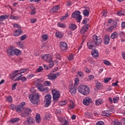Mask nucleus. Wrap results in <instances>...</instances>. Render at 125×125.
Listing matches in <instances>:
<instances>
[{
	"instance_id": "obj_6",
	"label": "nucleus",
	"mask_w": 125,
	"mask_h": 125,
	"mask_svg": "<svg viewBox=\"0 0 125 125\" xmlns=\"http://www.w3.org/2000/svg\"><path fill=\"white\" fill-rule=\"evenodd\" d=\"M93 42L95 45H99L102 42V39L100 36L93 35Z\"/></svg>"
},
{
	"instance_id": "obj_42",
	"label": "nucleus",
	"mask_w": 125,
	"mask_h": 125,
	"mask_svg": "<svg viewBox=\"0 0 125 125\" xmlns=\"http://www.w3.org/2000/svg\"><path fill=\"white\" fill-rule=\"evenodd\" d=\"M10 19H11L12 20H18L19 17H18V16H11Z\"/></svg>"
},
{
	"instance_id": "obj_14",
	"label": "nucleus",
	"mask_w": 125,
	"mask_h": 125,
	"mask_svg": "<svg viewBox=\"0 0 125 125\" xmlns=\"http://www.w3.org/2000/svg\"><path fill=\"white\" fill-rule=\"evenodd\" d=\"M91 54L93 58H98V57L99 56L98 50L95 49L92 50Z\"/></svg>"
},
{
	"instance_id": "obj_40",
	"label": "nucleus",
	"mask_w": 125,
	"mask_h": 125,
	"mask_svg": "<svg viewBox=\"0 0 125 125\" xmlns=\"http://www.w3.org/2000/svg\"><path fill=\"white\" fill-rule=\"evenodd\" d=\"M70 125V123H69V121L68 120L65 119L63 120L62 123L61 125Z\"/></svg>"
},
{
	"instance_id": "obj_10",
	"label": "nucleus",
	"mask_w": 125,
	"mask_h": 125,
	"mask_svg": "<svg viewBox=\"0 0 125 125\" xmlns=\"http://www.w3.org/2000/svg\"><path fill=\"white\" fill-rule=\"evenodd\" d=\"M32 113V109L30 108H23V112L22 113V117H27Z\"/></svg>"
},
{
	"instance_id": "obj_57",
	"label": "nucleus",
	"mask_w": 125,
	"mask_h": 125,
	"mask_svg": "<svg viewBox=\"0 0 125 125\" xmlns=\"http://www.w3.org/2000/svg\"><path fill=\"white\" fill-rule=\"evenodd\" d=\"M13 27L14 28H18V29H21V27L20 26V25H19V24L17 23H15V24H14Z\"/></svg>"
},
{
	"instance_id": "obj_5",
	"label": "nucleus",
	"mask_w": 125,
	"mask_h": 125,
	"mask_svg": "<svg viewBox=\"0 0 125 125\" xmlns=\"http://www.w3.org/2000/svg\"><path fill=\"white\" fill-rule=\"evenodd\" d=\"M71 17L72 18H75L79 23H80L81 20L83 19V17H82V15H81V12H80V11H75L72 13Z\"/></svg>"
},
{
	"instance_id": "obj_31",
	"label": "nucleus",
	"mask_w": 125,
	"mask_h": 125,
	"mask_svg": "<svg viewBox=\"0 0 125 125\" xmlns=\"http://www.w3.org/2000/svg\"><path fill=\"white\" fill-rule=\"evenodd\" d=\"M29 71L28 68L26 69H22L20 70V73L19 74H21V75H23L22 74H24V73H27Z\"/></svg>"
},
{
	"instance_id": "obj_45",
	"label": "nucleus",
	"mask_w": 125,
	"mask_h": 125,
	"mask_svg": "<svg viewBox=\"0 0 125 125\" xmlns=\"http://www.w3.org/2000/svg\"><path fill=\"white\" fill-rule=\"evenodd\" d=\"M20 81H21L22 83H25L27 81V78L25 77H20Z\"/></svg>"
},
{
	"instance_id": "obj_11",
	"label": "nucleus",
	"mask_w": 125,
	"mask_h": 125,
	"mask_svg": "<svg viewBox=\"0 0 125 125\" xmlns=\"http://www.w3.org/2000/svg\"><path fill=\"white\" fill-rule=\"evenodd\" d=\"M83 102L84 105L87 106L88 105H89L90 103H92L93 101L91 98L87 97L83 100Z\"/></svg>"
},
{
	"instance_id": "obj_15",
	"label": "nucleus",
	"mask_w": 125,
	"mask_h": 125,
	"mask_svg": "<svg viewBox=\"0 0 125 125\" xmlns=\"http://www.w3.org/2000/svg\"><path fill=\"white\" fill-rule=\"evenodd\" d=\"M88 27H89L88 24L83 26L81 30L80 33H81V34H84V33H85L87 30H88Z\"/></svg>"
},
{
	"instance_id": "obj_21",
	"label": "nucleus",
	"mask_w": 125,
	"mask_h": 125,
	"mask_svg": "<svg viewBox=\"0 0 125 125\" xmlns=\"http://www.w3.org/2000/svg\"><path fill=\"white\" fill-rule=\"evenodd\" d=\"M8 17H9V16L7 15H2L0 16V22H3V21L6 20V19H7Z\"/></svg>"
},
{
	"instance_id": "obj_49",
	"label": "nucleus",
	"mask_w": 125,
	"mask_h": 125,
	"mask_svg": "<svg viewBox=\"0 0 125 125\" xmlns=\"http://www.w3.org/2000/svg\"><path fill=\"white\" fill-rule=\"evenodd\" d=\"M27 122L28 123V124H32V123H33V118L30 117H27Z\"/></svg>"
},
{
	"instance_id": "obj_54",
	"label": "nucleus",
	"mask_w": 125,
	"mask_h": 125,
	"mask_svg": "<svg viewBox=\"0 0 125 125\" xmlns=\"http://www.w3.org/2000/svg\"><path fill=\"white\" fill-rule=\"evenodd\" d=\"M111 80H112L111 78H105L104 80V83H108L109 81H111Z\"/></svg>"
},
{
	"instance_id": "obj_8",
	"label": "nucleus",
	"mask_w": 125,
	"mask_h": 125,
	"mask_svg": "<svg viewBox=\"0 0 125 125\" xmlns=\"http://www.w3.org/2000/svg\"><path fill=\"white\" fill-rule=\"evenodd\" d=\"M60 76V73L57 72L56 74H50L48 75V79L50 81H55Z\"/></svg>"
},
{
	"instance_id": "obj_62",
	"label": "nucleus",
	"mask_w": 125,
	"mask_h": 125,
	"mask_svg": "<svg viewBox=\"0 0 125 125\" xmlns=\"http://www.w3.org/2000/svg\"><path fill=\"white\" fill-rule=\"evenodd\" d=\"M74 59V56L73 55H70L68 57V60L69 61H71Z\"/></svg>"
},
{
	"instance_id": "obj_18",
	"label": "nucleus",
	"mask_w": 125,
	"mask_h": 125,
	"mask_svg": "<svg viewBox=\"0 0 125 125\" xmlns=\"http://www.w3.org/2000/svg\"><path fill=\"white\" fill-rule=\"evenodd\" d=\"M16 110L18 113H21L24 110V107L22 105H18L16 107Z\"/></svg>"
},
{
	"instance_id": "obj_39",
	"label": "nucleus",
	"mask_w": 125,
	"mask_h": 125,
	"mask_svg": "<svg viewBox=\"0 0 125 125\" xmlns=\"http://www.w3.org/2000/svg\"><path fill=\"white\" fill-rule=\"evenodd\" d=\"M48 62L49 63L50 68H52L54 66V62L52 61V59L50 62Z\"/></svg>"
},
{
	"instance_id": "obj_35",
	"label": "nucleus",
	"mask_w": 125,
	"mask_h": 125,
	"mask_svg": "<svg viewBox=\"0 0 125 125\" xmlns=\"http://www.w3.org/2000/svg\"><path fill=\"white\" fill-rule=\"evenodd\" d=\"M103 62L104 65H106V66H110V65H111V62L106 60H103Z\"/></svg>"
},
{
	"instance_id": "obj_59",
	"label": "nucleus",
	"mask_w": 125,
	"mask_h": 125,
	"mask_svg": "<svg viewBox=\"0 0 125 125\" xmlns=\"http://www.w3.org/2000/svg\"><path fill=\"white\" fill-rule=\"evenodd\" d=\"M65 119H63L62 117H58V121L60 122V123H62L64 121H65Z\"/></svg>"
},
{
	"instance_id": "obj_17",
	"label": "nucleus",
	"mask_w": 125,
	"mask_h": 125,
	"mask_svg": "<svg viewBox=\"0 0 125 125\" xmlns=\"http://www.w3.org/2000/svg\"><path fill=\"white\" fill-rule=\"evenodd\" d=\"M70 103L68 104V109L69 110H72V109H74L75 108V103L74 101L70 100Z\"/></svg>"
},
{
	"instance_id": "obj_33",
	"label": "nucleus",
	"mask_w": 125,
	"mask_h": 125,
	"mask_svg": "<svg viewBox=\"0 0 125 125\" xmlns=\"http://www.w3.org/2000/svg\"><path fill=\"white\" fill-rule=\"evenodd\" d=\"M56 36L57 38H59V39H61L63 37V34L61 33V32H58L56 33Z\"/></svg>"
},
{
	"instance_id": "obj_29",
	"label": "nucleus",
	"mask_w": 125,
	"mask_h": 125,
	"mask_svg": "<svg viewBox=\"0 0 125 125\" xmlns=\"http://www.w3.org/2000/svg\"><path fill=\"white\" fill-rule=\"evenodd\" d=\"M38 89H39V91H43V90H45V88L43 87V86L42 84H39L37 86Z\"/></svg>"
},
{
	"instance_id": "obj_27",
	"label": "nucleus",
	"mask_w": 125,
	"mask_h": 125,
	"mask_svg": "<svg viewBox=\"0 0 125 125\" xmlns=\"http://www.w3.org/2000/svg\"><path fill=\"white\" fill-rule=\"evenodd\" d=\"M35 119L37 124H40L41 123V115L37 113L36 114Z\"/></svg>"
},
{
	"instance_id": "obj_43",
	"label": "nucleus",
	"mask_w": 125,
	"mask_h": 125,
	"mask_svg": "<svg viewBox=\"0 0 125 125\" xmlns=\"http://www.w3.org/2000/svg\"><path fill=\"white\" fill-rule=\"evenodd\" d=\"M120 100V98H119V97H115L114 98H113V103H118V102L119 101V100Z\"/></svg>"
},
{
	"instance_id": "obj_3",
	"label": "nucleus",
	"mask_w": 125,
	"mask_h": 125,
	"mask_svg": "<svg viewBox=\"0 0 125 125\" xmlns=\"http://www.w3.org/2000/svg\"><path fill=\"white\" fill-rule=\"evenodd\" d=\"M19 72V70H16L14 72H13L11 74H10V79L12 81L14 82H19L20 81L21 77H22L23 75L21 74L17 73Z\"/></svg>"
},
{
	"instance_id": "obj_61",
	"label": "nucleus",
	"mask_w": 125,
	"mask_h": 125,
	"mask_svg": "<svg viewBox=\"0 0 125 125\" xmlns=\"http://www.w3.org/2000/svg\"><path fill=\"white\" fill-rule=\"evenodd\" d=\"M11 109L13 111H14L15 110H16V106H15L14 104H11Z\"/></svg>"
},
{
	"instance_id": "obj_9",
	"label": "nucleus",
	"mask_w": 125,
	"mask_h": 125,
	"mask_svg": "<svg viewBox=\"0 0 125 125\" xmlns=\"http://www.w3.org/2000/svg\"><path fill=\"white\" fill-rule=\"evenodd\" d=\"M52 92L53 94V98L54 100H57L60 97V93L57 89H54L52 90Z\"/></svg>"
},
{
	"instance_id": "obj_46",
	"label": "nucleus",
	"mask_w": 125,
	"mask_h": 125,
	"mask_svg": "<svg viewBox=\"0 0 125 125\" xmlns=\"http://www.w3.org/2000/svg\"><path fill=\"white\" fill-rule=\"evenodd\" d=\"M43 70V68L42 66H39L38 69L36 70V72L37 73H40V72H42Z\"/></svg>"
},
{
	"instance_id": "obj_30",
	"label": "nucleus",
	"mask_w": 125,
	"mask_h": 125,
	"mask_svg": "<svg viewBox=\"0 0 125 125\" xmlns=\"http://www.w3.org/2000/svg\"><path fill=\"white\" fill-rule=\"evenodd\" d=\"M17 46L19 48H24V44L22 43L21 42H17Z\"/></svg>"
},
{
	"instance_id": "obj_2",
	"label": "nucleus",
	"mask_w": 125,
	"mask_h": 125,
	"mask_svg": "<svg viewBox=\"0 0 125 125\" xmlns=\"http://www.w3.org/2000/svg\"><path fill=\"white\" fill-rule=\"evenodd\" d=\"M78 90L79 92L83 94V95H88L90 91L89 87L86 85H81L78 88Z\"/></svg>"
},
{
	"instance_id": "obj_41",
	"label": "nucleus",
	"mask_w": 125,
	"mask_h": 125,
	"mask_svg": "<svg viewBox=\"0 0 125 125\" xmlns=\"http://www.w3.org/2000/svg\"><path fill=\"white\" fill-rule=\"evenodd\" d=\"M96 86L98 89H99V88H102V84L99 82H98L96 84Z\"/></svg>"
},
{
	"instance_id": "obj_50",
	"label": "nucleus",
	"mask_w": 125,
	"mask_h": 125,
	"mask_svg": "<svg viewBox=\"0 0 125 125\" xmlns=\"http://www.w3.org/2000/svg\"><path fill=\"white\" fill-rule=\"evenodd\" d=\"M58 25L59 27H60L61 28H66V25L63 23L58 22Z\"/></svg>"
},
{
	"instance_id": "obj_19",
	"label": "nucleus",
	"mask_w": 125,
	"mask_h": 125,
	"mask_svg": "<svg viewBox=\"0 0 125 125\" xmlns=\"http://www.w3.org/2000/svg\"><path fill=\"white\" fill-rule=\"evenodd\" d=\"M104 44H109L110 42V37L108 35H105L104 39Z\"/></svg>"
},
{
	"instance_id": "obj_60",
	"label": "nucleus",
	"mask_w": 125,
	"mask_h": 125,
	"mask_svg": "<svg viewBox=\"0 0 125 125\" xmlns=\"http://www.w3.org/2000/svg\"><path fill=\"white\" fill-rule=\"evenodd\" d=\"M21 41H24V40H26L27 36L25 35H22V36H21Z\"/></svg>"
},
{
	"instance_id": "obj_7",
	"label": "nucleus",
	"mask_w": 125,
	"mask_h": 125,
	"mask_svg": "<svg viewBox=\"0 0 125 125\" xmlns=\"http://www.w3.org/2000/svg\"><path fill=\"white\" fill-rule=\"evenodd\" d=\"M44 102L45 103V107H47L51 104V95L48 94L44 98Z\"/></svg>"
},
{
	"instance_id": "obj_47",
	"label": "nucleus",
	"mask_w": 125,
	"mask_h": 125,
	"mask_svg": "<svg viewBox=\"0 0 125 125\" xmlns=\"http://www.w3.org/2000/svg\"><path fill=\"white\" fill-rule=\"evenodd\" d=\"M79 83H80V81L79 80V78H76L75 80L74 85L75 86H78V84H79Z\"/></svg>"
},
{
	"instance_id": "obj_25",
	"label": "nucleus",
	"mask_w": 125,
	"mask_h": 125,
	"mask_svg": "<svg viewBox=\"0 0 125 125\" xmlns=\"http://www.w3.org/2000/svg\"><path fill=\"white\" fill-rule=\"evenodd\" d=\"M85 115L86 118H89L90 119H91L93 117V113L91 112H85Z\"/></svg>"
},
{
	"instance_id": "obj_63",
	"label": "nucleus",
	"mask_w": 125,
	"mask_h": 125,
	"mask_svg": "<svg viewBox=\"0 0 125 125\" xmlns=\"http://www.w3.org/2000/svg\"><path fill=\"white\" fill-rule=\"evenodd\" d=\"M84 70L86 73H90V72H91V70L87 68V67H85Z\"/></svg>"
},
{
	"instance_id": "obj_13",
	"label": "nucleus",
	"mask_w": 125,
	"mask_h": 125,
	"mask_svg": "<svg viewBox=\"0 0 125 125\" xmlns=\"http://www.w3.org/2000/svg\"><path fill=\"white\" fill-rule=\"evenodd\" d=\"M42 59H43V60H45L46 62H50V61H51L52 59L51 58V56L50 55L46 54L42 57Z\"/></svg>"
},
{
	"instance_id": "obj_56",
	"label": "nucleus",
	"mask_w": 125,
	"mask_h": 125,
	"mask_svg": "<svg viewBox=\"0 0 125 125\" xmlns=\"http://www.w3.org/2000/svg\"><path fill=\"white\" fill-rule=\"evenodd\" d=\"M113 124L114 125H122V123L118 121H114Z\"/></svg>"
},
{
	"instance_id": "obj_16",
	"label": "nucleus",
	"mask_w": 125,
	"mask_h": 125,
	"mask_svg": "<svg viewBox=\"0 0 125 125\" xmlns=\"http://www.w3.org/2000/svg\"><path fill=\"white\" fill-rule=\"evenodd\" d=\"M103 102H104L103 99H98L95 101V105H96V106H99L101 105V104H103Z\"/></svg>"
},
{
	"instance_id": "obj_48",
	"label": "nucleus",
	"mask_w": 125,
	"mask_h": 125,
	"mask_svg": "<svg viewBox=\"0 0 125 125\" xmlns=\"http://www.w3.org/2000/svg\"><path fill=\"white\" fill-rule=\"evenodd\" d=\"M44 85H46V86H49L51 85V83L49 81H45L44 82Z\"/></svg>"
},
{
	"instance_id": "obj_23",
	"label": "nucleus",
	"mask_w": 125,
	"mask_h": 125,
	"mask_svg": "<svg viewBox=\"0 0 125 125\" xmlns=\"http://www.w3.org/2000/svg\"><path fill=\"white\" fill-rule=\"evenodd\" d=\"M60 9V7H59V6L57 5L53 7V8L51 9V11L53 13H55V12H57V11H58V10H59Z\"/></svg>"
},
{
	"instance_id": "obj_51",
	"label": "nucleus",
	"mask_w": 125,
	"mask_h": 125,
	"mask_svg": "<svg viewBox=\"0 0 125 125\" xmlns=\"http://www.w3.org/2000/svg\"><path fill=\"white\" fill-rule=\"evenodd\" d=\"M6 100L7 101H8L10 103H11L12 102V97L11 96H8L6 97Z\"/></svg>"
},
{
	"instance_id": "obj_44",
	"label": "nucleus",
	"mask_w": 125,
	"mask_h": 125,
	"mask_svg": "<svg viewBox=\"0 0 125 125\" xmlns=\"http://www.w3.org/2000/svg\"><path fill=\"white\" fill-rule=\"evenodd\" d=\"M83 14L84 16H88L89 15V12L87 10H85L83 11Z\"/></svg>"
},
{
	"instance_id": "obj_37",
	"label": "nucleus",
	"mask_w": 125,
	"mask_h": 125,
	"mask_svg": "<svg viewBox=\"0 0 125 125\" xmlns=\"http://www.w3.org/2000/svg\"><path fill=\"white\" fill-rule=\"evenodd\" d=\"M93 44H94V43H91V42H88L87 43V47L89 48V49H92V48H93Z\"/></svg>"
},
{
	"instance_id": "obj_36",
	"label": "nucleus",
	"mask_w": 125,
	"mask_h": 125,
	"mask_svg": "<svg viewBox=\"0 0 125 125\" xmlns=\"http://www.w3.org/2000/svg\"><path fill=\"white\" fill-rule=\"evenodd\" d=\"M117 14L119 16H122V15L125 16V10H122L121 11H119L117 13Z\"/></svg>"
},
{
	"instance_id": "obj_55",
	"label": "nucleus",
	"mask_w": 125,
	"mask_h": 125,
	"mask_svg": "<svg viewBox=\"0 0 125 125\" xmlns=\"http://www.w3.org/2000/svg\"><path fill=\"white\" fill-rule=\"evenodd\" d=\"M40 82L41 80L40 79H38L34 82V84H35V85H39Z\"/></svg>"
},
{
	"instance_id": "obj_34",
	"label": "nucleus",
	"mask_w": 125,
	"mask_h": 125,
	"mask_svg": "<svg viewBox=\"0 0 125 125\" xmlns=\"http://www.w3.org/2000/svg\"><path fill=\"white\" fill-rule=\"evenodd\" d=\"M67 104V101H63L62 102H60L59 103V105L61 106L62 107L63 106H65Z\"/></svg>"
},
{
	"instance_id": "obj_53",
	"label": "nucleus",
	"mask_w": 125,
	"mask_h": 125,
	"mask_svg": "<svg viewBox=\"0 0 125 125\" xmlns=\"http://www.w3.org/2000/svg\"><path fill=\"white\" fill-rule=\"evenodd\" d=\"M34 77H35V74H30L27 76V79H29V80H30V79H32V78H34Z\"/></svg>"
},
{
	"instance_id": "obj_32",
	"label": "nucleus",
	"mask_w": 125,
	"mask_h": 125,
	"mask_svg": "<svg viewBox=\"0 0 125 125\" xmlns=\"http://www.w3.org/2000/svg\"><path fill=\"white\" fill-rule=\"evenodd\" d=\"M20 119L18 118H13L10 120V122L12 123V124H14V123H16L17 122H19Z\"/></svg>"
},
{
	"instance_id": "obj_12",
	"label": "nucleus",
	"mask_w": 125,
	"mask_h": 125,
	"mask_svg": "<svg viewBox=\"0 0 125 125\" xmlns=\"http://www.w3.org/2000/svg\"><path fill=\"white\" fill-rule=\"evenodd\" d=\"M68 49V46L67 45V43L65 42H61L60 43V49L62 51L67 50Z\"/></svg>"
},
{
	"instance_id": "obj_28",
	"label": "nucleus",
	"mask_w": 125,
	"mask_h": 125,
	"mask_svg": "<svg viewBox=\"0 0 125 125\" xmlns=\"http://www.w3.org/2000/svg\"><path fill=\"white\" fill-rule=\"evenodd\" d=\"M118 36H119V34L116 32H114L111 34V38L112 39V40H114L116 39V38H118Z\"/></svg>"
},
{
	"instance_id": "obj_52",
	"label": "nucleus",
	"mask_w": 125,
	"mask_h": 125,
	"mask_svg": "<svg viewBox=\"0 0 125 125\" xmlns=\"http://www.w3.org/2000/svg\"><path fill=\"white\" fill-rule=\"evenodd\" d=\"M42 39L43 41H46L48 39V36L46 34H44L42 36Z\"/></svg>"
},
{
	"instance_id": "obj_1",
	"label": "nucleus",
	"mask_w": 125,
	"mask_h": 125,
	"mask_svg": "<svg viewBox=\"0 0 125 125\" xmlns=\"http://www.w3.org/2000/svg\"><path fill=\"white\" fill-rule=\"evenodd\" d=\"M7 54L9 56H20L21 55V51L14 47H10L7 50Z\"/></svg>"
},
{
	"instance_id": "obj_38",
	"label": "nucleus",
	"mask_w": 125,
	"mask_h": 125,
	"mask_svg": "<svg viewBox=\"0 0 125 125\" xmlns=\"http://www.w3.org/2000/svg\"><path fill=\"white\" fill-rule=\"evenodd\" d=\"M117 27V22H114L112 26H111L109 28V30L110 31H112V30H113L114 29H115Z\"/></svg>"
},
{
	"instance_id": "obj_20",
	"label": "nucleus",
	"mask_w": 125,
	"mask_h": 125,
	"mask_svg": "<svg viewBox=\"0 0 125 125\" xmlns=\"http://www.w3.org/2000/svg\"><path fill=\"white\" fill-rule=\"evenodd\" d=\"M102 115L105 117H110L111 116V112L108 110L104 111L102 112Z\"/></svg>"
},
{
	"instance_id": "obj_26",
	"label": "nucleus",
	"mask_w": 125,
	"mask_h": 125,
	"mask_svg": "<svg viewBox=\"0 0 125 125\" xmlns=\"http://www.w3.org/2000/svg\"><path fill=\"white\" fill-rule=\"evenodd\" d=\"M69 91L71 94H75V93L77 92V87H73L71 88Z\"/></svg>"
},
{
	"instance_id": "obj_64",
	"label": "nucleus",
	"mask_w": 125,
	"mask_h": 125,
	"mask_svg": "<svg viewBox=\"0 0 125 125\" xmlns=\"http://www.w3.org/2000/svg\"><path fill=\"white\" fill-rule=\"evenodd\" d=\"M97 125H104V122L102 121H99L97 123Z\"/></svg>"
},
{
	"instance_id": "obj_4",
	"label": "nucleus",
	"mask_w": 125,
	"mask_h": 125,
	"mask_svg": "<svg viewBox=\"0 0 125 125\" xmlns=\"http://www.w3.org/2000/svg\"><path fill=\"white\" fill-rule=\"evenodd\" d=\"M29 100L32 104L38 105V103L40 102V94L37 93L35 95H29Z\"/></svg>"
},
{
	"instance_id": "obj_24",
	"label": "nucleus",
	"mask_w": 125,
	"mask_h": 125,
	"mask_svg": "<svg viewBox=\"0 0 125 125\" xmlns=\"http://www.w3.org/2000/svg\"><path fill=\"white\" fill-rule=\"evenodd\" d=\"M21 34H22V31L17 30L14 32L13 36H14V37H18V36H20Z\"/></svg>"
},
{
	"instance_id": "obj_58",
	"label": "nucleus",
	"mask_w": 125,
	"mask_h": 125,
	"mask_svg": "<svg viewBox=\"0 0 125 125\" xmlns=\"http://www.w3.org/2000/svg\"><path fill=\"white\" fill-rule=\"evenodd\" d=\"M88 78L89 81H93V80H94V76L93 75H90L88 76Z\"/></svg>"
},
{
	"instance_id": "obj_22",
	"label": "nucleus",
	"mask_w": 125,
	"mask_h": 125,
	"mask_svg": "<svg viewBox=\"0 0 125 125\" xmlns=\"http://www.w3.org/2000/svg\"><path fill=\"white\" fill-rule=\"evenodd\" d=\"M69 28L71 31H75L77 29V25L75 24L70 23L69 25Z\"/></svg>"
}]
</instances>
